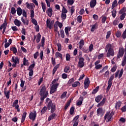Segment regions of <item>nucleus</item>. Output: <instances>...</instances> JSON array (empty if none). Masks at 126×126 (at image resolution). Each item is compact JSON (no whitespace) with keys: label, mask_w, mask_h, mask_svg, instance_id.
<instances>
[{"label":"nucleus","mask_w":126,"mask_h":126,"mask_svg":"<svg viewBox=\"0 0 126 126\" xmlns=\"http://www.w3.org/2000/svg\"><path fill=\"white\" fill-rule=\"evenodd\" d=\"M47 103V109L48 110H51L50 113H53V112H55L56 110H57V108H56V104L55 103H53V101L50 99V98L47 97L45 100V104Z\"/></svg>","instance_id":"obj_1"},{"label":"nucleus","mask_w":126,"mask_h":126,"mask_svg":"<svg viewBox=\"0 0 126 126\" xmlns=\"http://www.w3.org/2000/svg\"><path fill=\"white\" fill-rule=\"evenodd\" d=\"M105 49H106V51H108L106 55L107 58H110L111 56L112 57L115 56V51L113 49V48H112V44L110 43L107 44L105 46Z\"/></svg>","instance_id":"obj_2"},{"label":"nucleus","mask_w":126,"mask_h":126,"mask_svg":"<svg viewBox=\"0 0 126 126\" xmlns=\"http://www.w3.org/2000/svg\"><path fill=\"white\" fill-rule=\"evenodd\" d=\"M39 94L41 95V97L43 98H47L48 97V95H49V92L47 91V88L46 86H43L39 92Z\"/></svg>","instance_id":"obj_3"},{"label":"nucleus","mask_w":126,"mask_h":126,"mask_svg":"<svg viewBox=\"0 0 126 126\" xmlns=\"http://www.w3.org/2000/svg\"><path fill=\"white\" fill-rule=\"evenodd\" d=\"M115 77V76L114 74L111 75L110 77V78L108 80V87L106 89L107 91H109L110 89H111V87H112V84H113V80H114V78Z\"/></svg>","instance_id":"obj_4"},{"label":"nucleus","mask_w":126,"mask_h":126,"mask_svg":"<svg viewBox=\"0 0 126 126\" xmlns=\"http://www.w3.org/2000/svg\"><path fill=\"white\" fill-rule=\"evenodd\" d=\"M37 116V112H36V110H34L33 112H31L29 114V118L30 120H31L32 121V122H34L35 120H36V116Z\"/></svg>","instance_id":"obj_5"},{"label":"nucleus","mask_w":126,"mask_h":126,"mask_svg":"<svg viewBox=\"0 0 126 126\" xmlns=\"http://www.w3.org/2000/svg\"><path fill=\"white\" fill-rule=\"evenodd\" d=\"M59 87V83L53 84L50 88V94H53L54 92H56L57 88Z\"/></svg>","instance_id":"obj_6"},{"label":"nucleus","mask_w":126,"mask_h":126,"mask_svg":"<svg viewBox=\"0 0 126 126\" xmlns=\"http://www.w3.org/2000/svg\"><path fill=\"white\" fill-rule=\"evenodd\" d=\"M41 47H42V48H44L45 47V37L44 36L42 37L41 43H39L37 46V50H40Z\"/></svg>","instance_id":"obj_7"},{"label":"nucleus","mask_w":126,"mask_h":126,"mask_svg":"<svg viewBox=\"0 0 126 126\" xmlns=\"http://www.w3.org/2000/svg\"><path fill=\"white\" fill-rule=\"evenodd\" d=\"M84 89H87L88 87H89V85H90V80H89V78L86 77L84 80Z\"/></svg>","instance_id":"obj_8"},{"label":"nucleus","mask_w":126,"mask_h":126,"mask_svg":"<svg viewBox=\"0 0 126 126\" xmlns=\"http://www.w3.org/2000/svg\"><path fill=\"white\" fill-rule=\"evenodd\" d=\"M110 112H107L106 114L105 115L104 117V121H106V120H107L106 121L107 123H109V122H111V120H112V117L110 116Z\"/></svg>","instance_id":"obj_9"},{"label":"nucleus","mask_w":126,"mask_h":126,"mask_svg":"<svg viewBox=\"0 0 126 126\" xmlns=\"http://www.w3.org/2000/svg\"><path fill=\"white\" fill-rule=\"evenodd\" d=\"M124 54H125V49L123 48L120 49L117 55L118 59H120V58H122V57L124 56Z\"/></svg>","instance_id":"obj_10"},{"label":"nucleus","mask_w":126,"mask_h":126,"mask_svg":"<svg viewBox=\"0 0 126 126\" xmlns=\"http://www.w3.org/2000/svg\"><path fill=\"white\" fill-rule=\"evenodd\" d=\"M51 114L48 118V122H51L52 120H55V118L57 117V114L55 112H53V113H50Z\"/></svg>","instance_id":"obj_11"},{"label":"nucleus","mask_w":126,"mask_h":126,"mask_svg":"<svg viewBox=\"0 0 126 126\" xmlns=\"http://www.w3.org/2000/svg\"><path fill=\"white\" fill-rule=\"evenodd\" d=\"M78 119H79V115H77L73 118L72 122L74 123V124L73 126H78V121L77 120Z\"/></svg>","instance_id":"obj_12"},{"label":"nucleus","mask_w":126,"mask_h":126,"mask_svg":"<svg viewBox=\"0 0 126 126\" xmlns=\"http://www.w3.org/2000/svg\"><path fill=\"white\" fill-rule=\"evenodd\" d=\"M124 12V9H121L120 10L119 13L120 14H122V15L120 16V19L121 20H124L125 19V18H126V13H123Z\"/></svg>","instance_id":"obj_13"},{"label":"nucleus","mask_w":126,"mask_h":126,"mask_svg":"<svg viewBox=\"0 0 126 126\" xmlns=\"http://www.w3.org/2000/svg\"><path fill=\"white\" fill-rule=\"evenodd\" d=\"M83 100H84L83 97L80 96L79 98V100H77L76 102V106H81L82 105V103H83Z\"/></svg>","instance_id":"obj_14"},{"label":"nucleus","mask_w":126,"mask_h":126,"mask_svg":"<svg viewBox=\"0 0 126 126\" xmlns=\"http://www.w3.org/2000/svg\"><path fill=\"white\" fill-rule=\"evenodd\" d=\"M12 63H19V58L18 57H12L11 61Z\"/></svg>","instance_id":"obj_15"},{"label":"nucleus","mask_w":126,"mask_h":126,"mask_svg":"<svg viewBox=\"0 0 126 126\" xmlns=\"http://www.w3.org/2000/svg\"><path fill=\"white\" fill-rule=\"evenodd\" d=\"M97 1L96 0H91L90 2V6L91 8H94L96 6Z\"/></svg>","instance_id":"obj_16"},{"label":"nucleus","mask_w":126,"mask_h":126,"mask_svg":"<svg viewBox=\"0 0 126 126\" xmlns=\"http://www.w3.org/2000/svg\"><path fill=\"white\" fill-rule=\"evenodd\" d=\"M91 27V32H94L95 30H97V29L98 28V24H97V23H95L94 24V25H92Z\"/></svg>","instance_id":"obj_17"},{"label":"nucleus","mask_w":126,"mask_h":126,"mask_svg":"<svg viewBox=\"0 0 126 126\" xmlns=\"http://www.w3.org/2000/svg\"><path fill=\"white\" fill-rule=\"evenodd\" d=\"M26 4H27L26 7L28 9H32L33 7H35V5L33 3H29L28 2H27Z\"/></svg>","instance_id":"obj_18"},{"label":"nucleus","mask_w":126,"mask_h":126,"mask_svg":"<svg viewBox=\"0 0 126 126\" xmlns=\"http://www.w3.org/2000/svg\"><path fill=\"white\" fill-rule=\"evenodd\" d=\"M46 26L47 27H48V28L50 29H52V28H53V26H54V25L51 23V21L49 20V19H47Z\"/></svg>","instance_id":"obj_19"},{"label":"nucleus","mask_w":126,"mask_h":126,"mask_svg":"<svg viewBox=\"0 0 126 126\" xmlns=\"http://www.w3.org/2000/svg\"><path fill=\"white\" fill-rule=\"evenodd\" d=\"M121 106H122V101H121V100H118L115 104V109H116V110H118V109H120V108H121Z\"/></svg>","instance_id":"obj_20"},{"label":"nucleus","mask_w":126,"mask_h":126,"mask_svg":"<svg viewBox=\"0 0 126 126\" xmlns=\"http://www.w3.org/2000/svg\"><path fill=\"white\" fill-rule=\"evenodd\" d=\"M46 13L49 17H52V15H53V9L52 8H49L46 11Z\"/></svg>","instance_id":"obj_21"},{"label":"nucleus","mask_w":126,"mask_h":126,"mask_svg":"<svg viewBox=\"0 0 126 126\" xmlns=\"http://www.w3.org/2000/svg\"><path fill=\"white\" fill-rule=\"evenodd\" d=\"M102 114L103 115V108L99 107L96 110V115L98 116V117H99V116Z\"/></svg>","instance_id":"obj_22"},{"label":"nucleus","mask_w":126,"mask_h":126,"mask_svg":"<svg viewBox=\"0 0 126 126\" xmlns=\"http://www.w3.org/2000/svg\"><path fill=\"white\" fill-rule=\"evenodd\" d=\"M106 102V97H103V99L101 101H100L97 105V107H101L102 106H104V104Z\"/></svg>","instance_id":"obj_23"},{"label":"nucleus","mask_w":126,"mask_h":126,"mask_svg":"<svg viewBox=\"0 0 126 126\" xmlns=\"http://www.w3.org/2000/svg\"><path fill=\"white\" fill-rule=\"evenodd\" d=\"M103 99V95L102 94L97 95L95 98V101L96 102V103H99L100 101H101V99Z\"/></svg>","instance_id":"obj_24"},{"label":"nucleus","mask_w":126,"mask_h":126,"mask_svg":"<svg viewBox=\"0 0 126 126\" xmlns=\"http://www.w3.org/2000/svg\"><path fill=\"white\" fill-rule=\"evenodd\" d=\"M84 44H85L84 40L83 39H81L79 42V49H80V50H81V49L83 48V46H84Z\"/></svg>","instance_id":"obj_25"},{"label":"nucleus","mask_w":126,"mask_h":126,"mask_svg":"<svg viewBox=\"0 0 126 126\" xmlns=\"http://www.w3.org/2000/svg\"><path fill=\"white\" fill-rule=\"evenodd\" d=\"M71 29V27H65V29H64V31H65V33L66 35V36H67L68 37V36H69V33L68 32V31H70Z\"/></svg>","instance_id":"obj_26"},{"label":"nucleus","mask_w":126,"mask_h":126,"mask_svg":"<svg viewBox=\"0 0 126 126\" xmlns=\"http://www.w3.org/2000/svg\"><path fill=\"white\" fill-rule=\"evenodd\" d=\"M60 67V63L57 64L53 68V71H52V74L54 75L56 73V71H57V70L58 68Z\"/></svg>","instance_id":"obj_27"},{"label":"nucleus","mask_w":126,"mask_h":126,"mask_svg":"<svg viewBox=\"0 0 126 126\" xmlns=\"http://www.w3.org/2000/svg\"><path fill=\"white\" fill-rule=\"evenodd\" d=\"M23 11V10H22L21 8L19 7L17 8V13L19 16H20L21 14H22Z\"/></svg>","instance_id":"obj_28"},{"label":"nucleus","mask_w":126,"mask_h":126,"mask_svg":"<svg viewBox=\"0 0 126 126\" xmlns=\"http://www.w3.org/2000/svg\"><path fill=\"white\" fill-rule=\"evenodd\" d=\"M7 26V23H6V21L4 20V23L0 27V31L2 30V28L4 29Z\"/></svg>","instance_id":"obj_29"},{"label":"nucleus","mask_w":126,"mask_h":126,"mask_svg":"<svg viewBox=\"0 0 126 126\" xmlns=\"http://www.w3.org/2000/svg\"><path fill=\"white\" fill-rule=\"evenodd\" d=\"M118 5V0H114V1L112 2V5L111 6V9H114L116 6H117Z\"/></svg>","instance_id":"obj_30"},{"label":"nucleus","mask_w":126,"mask_h":126,"mask_svg":"<svg viewBox=\"0 0 126 126\" xmlns=\"http://www.w3.org/2000/svg\"><path fill=\"white\" fill-rule=\"evenodd\" d=\"M21 20L23 22V24H26V25H28V24H29V21H28V20H25L23 17H21Z\"/></svg>","instance_id":"obj_31"},{"label":"nucleus","mask_w":126,"mask_h":126,"mask_svg":"<svg viewBox=\"0 0 126 126\" xmlns=\"http://www.w3.org/2000/svg\"><path fill=\"white\" fill-rule=\"evenodd\" d=\"M33 63L31 64L28 69V70H33L34 67H35V62L33 61Z\"/></svg>","instance_id":"obj_32"},{"label":"nucleus","mask_w":126,"mask_h":126,"mask_svg":"<svg viewBox=\"0 0 126 126\" xmlns=\"http://www.w3.org/2000/svg\"><path fill=\"white\" fill-rule=\"evenodd\" d=\"M40 41H41V33L39 32L36 36V42L38 43H40Z\"/></svg>","instance_id":"obj_33"},{"label":"nucleus","mask_w":126,"mask_h":126,"mask_svg":"<svg viewBox=\"0 0 126 126\" xmlns=\"http://www.w3.org/2000/svg\"><path fill=\"white\" fill-rule=\"evenodd\" d=\"M14 24L16 26H18V27H19V26L21 25V22L18 19H15L14 21Z\"/></svg>","instance_id":"obj_34"},{"label":"nucleus","mask_w":126,"mask_h":126,"mask_svg":"<svg viewBox=\"0 0 126 126\" xmlns=\"http://www.w3.org/2000/svg\"><path fill=\"white\" fill-rule=\"evenodd\" d=\"M81 50L83 52V53H85L86 54H88V53H89V49H88L86 47H82Z\"/></svg>","instance_id":"obj_35"},{"label":"nucleus","mask_w":126,"mask_h":126,"mask_svg":"<svg viewBox=\"0 0 126 126\" xmlns=\"http://www.w3.org/2000/svg\"><path fill=\"white\" fill-rule=\"evenodd\" d=\"M70 103H71V100H69L66 102L64 108V111H66V109H67V108L70 106Z\"/></svg>","instance_id":"obj_36"},{"label":"nucleus","mask_w":126,"mask_h":126,"mask_svg":"<svg viewBox=\"0 0 126 126\" xmlns=\"http://www.w3.org/2000/svg\"><path fill=\"white\" fill-rule=\"evenodd\" d=\"M55 57L56 58H60L61 59V60L63 59V54H61L59 52H56Z\"/></svg>","instance_id":"obj_37"},{"label":"nucleus","mask_w":126,"mask_h":126,"mask_svg":"<svg viewBox=\"0 0 126 126\" xmlns=\"http://www.w3.org/2000/svg\"><path fill=\"white\" fill-rule=\"evenodd\" d=\"M47 109L48 108L47 107V106L43 107L40 112L41 115H43V114H45L46 112H47Z\"/></svg>","instance_id":"obj_38"},{"label":"nucleus","mask_w":126,"mask_h":126,"mask_svg":"<svg viewBox=\"0 0 126 126\" xmlns=\"http://www.w3.org/2000/svg\"><path fill=\"white\" fill-rule=\"evenodd\" d=\"M4 94L6 99H9V94H10V92H9V91L8 92H6V91H4Z\"/></svg>","instance_id":"obj_39"},{"label":"nucleus","mask_w":126,"mask_h":126,"mask_svg":"<svg viewBox=\"0 0 126 126\" xmlns=\"http://www.w3.org/2000/svg\"><path fill=\"white\" fill-rule=\"evenodd\" d=\"M72 86L73 87H77V86H80V83L78 81H76L72 84Z\"/></svg>","instance_id":"obj_40"},{"label":"nucleus","mask_w":126,"mask_h":126,"mask_svg":"<svg viewBox=\"0 0 126 126\" xmlns=\"http://www.w3.org/2000/svg\"><path fill=\"white\" fill-rule=\"evenodd\" d=\"M10 50L13 52V54H16V53H17V49L16 48V47L12 46L10 48Z\"/></svg>","instance_id":"obj_41"},{"label":"nucleus","mask_w":126,"mask_h":126,"mask_svg":"<svg viewBox=\"0 0 126 126\" xmlns=\"http://www.w3.org/2000/svg\"><path fill=\"white\" fill-rule=\"evenodd\" d=\"M17 106H19L18 105V100L17 99L15 100L14 102L12 104V107H15V108H16Z\"/></svg>","instance_id":"obj_42"},{"label":"nucleus","mask_w":126,"mask_h":126,"mask_svg":"<svg viewBox=\"0 0 126 126\" xmlns=\"http://www.w3.org/2000/svg\"><path fill=\"white\" fill-rule=\"evenodd\" d=\"M61 18H62V20H63V21L64 20L66 19V14L62 13V14H61Z\"/></svg>","instance_id":"obj_43"},{"label":"nucleus","mask_w":126,"mask_h":126,"mask_svg":"<svg viewBox=\"0 0 126 126\" xmlns=\"http://www.w3.org/2000/svg\"><path fill=\"white\" fill-rule=\"evenodd\" d=\"M112 14L113 18H115L116 17V15H117V10L116 9H113Z\"/></svg>","instance_id":"obj_44"},{"label":"nucleus","mask_w":126,"mask_h":126,"mask_svg":"<svg viewBox=\"0 0 126 126\" xmlns=\"http://www.w3.org/2000/svg\"><path fill=\"white\" fill-rule=\"evenodd\" d=\"M41 5L43 12H46V8H47V7L46 6V4H44V2H41Z\"/></svg>","instance_id":"obj_45"},{"label":"nucleus","mask_w":126,"mask_h":126,"mask_svg":"<svg viewBox=\"0 0 126 126\" xmlns=\"http://www.w3.org/2000/svg\"><path fill=\"white\" fill-rule=\"evenodd\" d=\"M74 110H75V108L74 107L72 106L70 109V115H73L74 114Z\"/></svg>","instance_id":"obj_46"},{"label":"nucleus","mask_w":126,"mask_h":126,"mask_svg":"<svg viewBox=\"0 0 126 126\" xmlns=\"http://www.w3.org/2000/svg\"><path fill=\"white\" fill-rule=\"evenodd\" d=\"M99 90V86L96 87L92 92V94H96Z\"/></svg>","instance_id":"obj_47"},{"label":"nucleus","mask_w":126,"mask_h":126,"mask_svg":"<svg viewBox=\"0 0 126 126\" xmlns=\"http://www.w3.org/2000/svg\"><path fill=\"white\" fill-rule=\"evenodd\" d=\"M77 20L79 23H81L82 22V16H78L77 18Z\"/></svg>","instance_id":"obj_48"},{"label":"nucleus","mask_w":126,"mask_h":126,"mask_svg":"<svg viewBox=\"0 0 126 126\" xmlns=\"http://www.w3.org/2000/svg\"><path fill=\"white\" fill-rule=\"evenodd\" d=\"M70 69V67L66 66L64 68V71L67 73V72H69V70Z\"/></svg>","instance_id":"obj_49"},{"label":"nucleus","mask_w":126,"mask_h":126,"mask_svg":"<svg viewBox=\"0 0 126 126\" xmlns=\"http://www.w3.org/2000/svg\"><path fill=\"white\" fill-rule=\"evenodd\" d=\"M32 22L33 23V24H34V25H35V26H37V25H38L37 20L34 18L32 19Z\"/></svg>","instance_id":"obj_50"},{"label":"nucleus","mask_w":126,"mask_h":126,"mask_svg":"<svg viewBox=\"0 0 126 126\" xmlns=\"http://www.w3.org/2000/svg\"><path fill=\"white\" fill-rule=\"evenodd\" d=\"M108 65L105 66L103 68V69L99 71V73H103L105 71V70H107V69H108Z\"/></svg>","instance_id":"obj_51"},{"label":"nucleus","mask_w":126,"mask_h":126,"mask_svg":"<svg viewBox=\"0 0 126 126\" xmlns=\"http://www.w3.org/2000/svg\"><path fill=\"white\" fill-rule=\"evenodd\" d=\"M54 32L55 33H57L59 32V27H58V26L57 25L55 24L54 26Z\"/></svg>","instance_id":"obj_52"},{"label":"nucleus","mask_w":126,"mask_h":126,"mask_svg":"<svg viewBox=\"0 0 126 126\" xmlns=\"http://www.w3.org/2000/svg\"><path fill=\"white\" fill-rule=\"evenodd\" d=\"M75 6H72L70 9V13L71 15H72L73 13H74V11H75V9H74Z\"/></svg>","instance_id":"obj_53"},{"label":"nucleus","mask_w":126,"mask_h":126,"mask_svg":"<svg viewBox=\"0 0 126 126\" xmlns=\"http://www.w3.org/2000/svg\"><path fill=\"white\" fill-rule=\"evenodd\" d=\"M67 93V92H64L61 96V99H63V98H65V97L66 96Z\"/></svg>","instance_id":"obj_54"},{"label":"nucleus","mask_w":126,"mask_h":126,"mask_svg":"<svg viewBox=\"0 0 126 126\" xmlns=\"http://www.w3.org/2000/svg\"><path fill=\"white\" fill-rule=\"evenodd\" d=\"M11 13H12L13 15L16 13V10L15 9V7H12L11 8Z\"/></svg>","instance_id":"obj_55"},{"label":"nucleus","mask_w":126,"mask_h":126,"mask_svg":"<svg viewBox=\"0 0 126 126\" xmlns=\"http://www.w3.org/2000/svg\"><path fill=\"white\" fill-rule=\"evenodd\" d=\"M60 33L61 37H62L63 38H64V31H63V30H61Z\"/></svg>","instance_id":"obj_56"},{"label":"nucleus","mask_w":126,"mask_h":126,"mask_svg":"<svg viewBox=\"0 0 126 126\" xmlns=\"http://www.w3.org/2000/svg\"><path fill=\"white\" fill-rule=\"evenodd\" d=\"M116 36L117 37V38H120V37L122 36V33L120 32V31H118L116 32Z\"/></svg>","instance_id":"obj_57"},{"label":"nucleus","mask_w":126,"mask_h":126,"mask_svg":"<svg viewBox=\"0 0 126 126\" xmlns=\"http://www.w3.org/2000/svg\"><path fill=\"white\" fill-rule=\"evenodd\" d=\"M34 15H35V13H34V10H31V19H32V18H34Z\"/></svg>","instance_id":"obj_58"},{"label":"nucleus","mask_w":126,"mask_h":126,"mask_svg":"<svg viewBox=\"0 0 126 126\" xmlns=\"http://www.w3.org/2000/svg\"><path fill=\"white\" fill-rule=\"evenodd\" d=\"M62 13H67V10L64 6L63 7Z\"/></svg>","instance_id":"obj_59"},{"label":"nucleus","mask_w":126,"mask_h":126,"mask_svg":"<svg viewBox=\"0 0 126 126\" xmlns=\"http://www.w3.org/2000/svg\"><path fill=\"white\" fill-rule=\"evenodd\" d=\"M74 82V78H71L70 79L68 82V84L70 86L71 84L73 83Z\"/></svg>","instance_id":"obj_60"},{"label":"nucleus","mask_w":126,"mask_h":126,"mask_svg":"<svg viewBox=\"0 0 126 126\" xmlns=\"http://www.w3.org/2000/svg\"><path fill=\"white\" fill-rule=\"evenodd\" d=\"M38 56H39V51H37V52H35L33 54L34 59H35L36 60V59H37V58H38Z\"/></svg>","instance_id":"obj_61"},{"label":"nucleus","mask_w":126,"mask_h":126,"mask_svg":"<svg viewBox=\"0 0 126 126\" xmlns=\"http://www.w3.org/2000/svg\"><path fill=\"white\" fill-rule=\"evenodd\" d=\"M78 66L80 68H82L84 66V63H78Z\"/></svg>","instance_id":"obj_62"},{"label":"nucleus","mask_w":126,"mask_h":126,"mask_svg":"<svg viewBox=\"0 0 126 126\" xmlns=\"http://www.w3.org/2000/svg\"><path fill=\"white\" fill-rule=\"evenodd\" d=\"M121 111L122 113H125V112H126V105H124L122 108Z\"/></svg>","instance_id":"obj_63"},{"label":"nucleus","mask_w":126,"mask_h":126,"mask_svg":"<svg viewBox=\"0 0 126 126\" xmlns=\"http://www.w3.org/2000/svg\"><path fill=\"white\" fill-rule=\"evenodd\" d=\"M122 37L123 39H126V32L125 31L122 34Z\"/></svg>","instance_id":"obj_64"}]
</instances>
